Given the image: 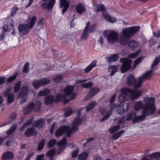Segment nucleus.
I'll return each instance as SVG.
<instances>
[{
    "label": "nucleus",
    "mask_w": 160,
    "mask_h": 160,
    "mask_svg": "<svg viewBox=\"0 0 160 160\" xmlns=\"http://www.w3.org/2000/svg\"><path fill=\"white\" fill-rule=\"evenodd\" d=\"M45 143V140L44 139H42L41 141L39 142L38 145V151H40L42 149L44 146Z\"/></svg>",
    "instance_id": "37998d69"
},
{
    "label": "nucleus",
    "mask_w": 160,
    "mask_h": 160,
    "mask_svg": "<svg viewBox=\"0 0 160 160\" xmlns=\"http://www.w3.org/2000/svg\"><path fill=\"white\" fill-rule=\"evenodd\" d=\"M14 23L13 20L11 19H6L4 22L2 28L5 32L9 31L13 28Z\"/></svg>",
    "instance_id": "ddd939ff"
},
{
    "label": "nucleus",
    "mask_w": 160,
    "mask_h": 160,
    "mask_svg": "<svg viewBox=\"0 0 160 160\" xmlns=\"http://www.w3.org/2000/svg\"><path fill=\"white\" fill-rule=\"evenodd\" d=\"M44 156V154H42L38 156L36 158V160H45L43 159Z\"/></svg>",
    "instance_id": "338daca9"
},
{
    "label": "nucleus",
    "mask_w": 160,
    "mask_h": 160,
    "mask_svg": "<svg viewBox=\"0 0 160 160\" xmlns=\"http://www.w3.org/2000/svg\"><path fill=\"white\" fill-rule=\"evenodd\" d=\"M36 131L33 128H30L27 130L25 132V135L27 137H30L37 135Z\"/></svg>",
    "instance_id": "f3484780"
},
{
    "label": "nucleus",
    "mask_w": 160,
    "mask_h": 160,
    "mask_svg": "<svg viewBox=\"0 0 160 160\" xmlns=\"http://www.w3.org/2000/svg\"><path fill=\"white\" fill-rule=\"evenodd\" d=\"M90 22L88 21L86 24L85 28L83 32L81 37V38L83 40H86L87 39L88 36V28L90 25Z\"/></svg>",
    "instance_id": "412c9836"
},
{
    "label": "nucleus",
    "mask_w": 160,
    "mask_h": 160,
    "mask_svg": "<svg viewBox=\"0 0 160 160\" xmlns=\"http://www.w3.org/2000/svg\"><path fill=\"white\" fill-rule=\"evenodd\" d=\"M155 98L153 97H145L143 100V102L141 101L136 102L134 105V108L136 111H138L142 108L143 110L145 108H148L153 112L156 111V108L154 104Z\"/></svg>",
    "instance_id": "20e7f679"
},
{
    "label": "nucleus",
    "mask_w": 160,
    "mask_h": 160,
    "mask_svg": "<svg viewBox=\"0 0 160 160\" xmlns=\"http://www.w3.org/2000/svg\"><path fill=\"white\" fill-rule=\"evenodd\" d=\"M93 160H103L102 158L98 155H94L93 157Z\"/></svg>",
    "instance_id": "bf43d9fd"
},
{
    "label": "nucleus",
    "mask_w": 160,
    "mask_h": 160,
    "mask_svg": "<svg viewBox=\"0 0 160 160\" xmlns=\"http://www.w3.org/2000/svg\"><path fill=\"white\" fill-rule=\"evenodd\" d=\"M56 150L55 148L52 149L49 151L47 153L46 155L51 157L50 158V160H53V156L56 154Z\"/></svg>",
    "instance_id": "7c9ffc66"
},
{
    "label": "nucleus",
    "mask_w": 160,
    "mask_h": 160,
    "mask_svg": "<svg viewBox=\"0 0 160 160\" xmlns=\"http://www.w3.org/2000/svg\"><path fill=\"white\" fill-rule=\"evenodd\" d=\"M21 81H19L14 87L13 89L14 92H17L19 90L21 87Z\"/></svg>",
    "instance_id": "58836bf2"
},
{
    "label": "nucleus",
    "mask_w": 160,
    "mask_h": 160,
    "mask_svg": "<svg viewBox=\"0 0 160 160\" xmlns=\"http://www.w3.org/2000/svg\"><path fill=\"white\" fill-rule=\"evenodd\" d=\"M97 13H98L101 11L103 12L105 10L104 6L102 4H99L96 5V8L95 9Z\"/></svg>",
    "instance_id": "473e14b6"
},
{
    "label": "nucleus",
    "mask_w": 160,
    "mask_h": 160,
    "mask_svg": "<svg viewBox=\"0 0 160 160\" xmlns=\"http://www.w3.org/2000/svg\"><path fill=\"white\" fill-rule=\"evenodd\" d=\"M55 122H54L52 125L50 130V132L51 134H52L54 132V130L55 128Z\"/></svg>",
    "instance_id": "0e129e2a"
},
{
    "label": "nucleus",
    "mask_w": 160,
    "mask_h": 160,
    "mask_svg": "<svg viewBox=\"0 0 160 160\" xmlns=\"http://www.w3.org/2000/svg\"><path fill=\"white\" fill-rule=\"evenodd\" d=\"M97 62L94 61L91 63L84 69V71L86 73H88L93 68L96 66Z\"/></svg>",
    "instance_id": "b1692460"
},
{
    "label": "nucleus",
    "mask_w": 160,
    "mask_h": 160,
    "mask_svg": "<svg viewBox=\"0 0 160 160\" xmlns=\"http://www.w3.org/2000/svg\"><path fill=\"white\" fill-rule=\"evenodd\" d=\"M110 109L108 110L105 115L100 120V122H102L106 121L111 116L112 113V111L116 107V105L113 103H112V105L110 104Z\"/></svg>",
    "instance_id": "dca6fc26"
},
{
    "label": "nucleus",
    "mask_w": 160,
    "mask_h": 160,
    "mask_svg": "<svg viewBox=\"0 0 160 160\" xmlns=\"http://www.w3.org/2000/svg\"><path fill=\"white\" fill-rule=\"evenodd\" d=\"M152 72V71L147 72L143 74L142 76L138 78L137 82L133 76L130 74L127 78V84L128 85H133L135 89H137L141 87L144 79L148 80L151 77Z\"/></svg>",
    "instance_id": "39448f33"
},
{
    "label": "nucleus",
    "mask_w": 160,
    "mask_h": 160,
    "mask_svg": "<svg viewBox=\"0 0 160 160\" xmlns=\"http://www.w3.org/2000/svg\"><path fill=\"white\" fill-rule=\"evenodd\" d=\"M11 89H7L4 93L3 96L7 98L8 103L10 104L12 103L14 101L15 98V95L13 93H10Z\"/></svg>",
    "instance_id": "2eb2a0df"
},
{
    "label": "nucleus",
    "mask_w": 160,
    "mask_h": 160,
    "mask_svg": "<svg viewBox=\"0 0 160 160\" xmlns=\"http://www.w3.org/2000/svg\"><path fill=\"white\" fill-rule=\"evenodd\" d=\"M4 31H3L0 35V40H4L5 37V34L4 32Z\"/></svg>",
    "instance_id": "774afa93"
},
{
    "label": "nucleus",
    "mask_w": 160,
    "mask_h": 160,
    "mask_svg": "<svg viewBox=\"0 0 160 160\" xmlns=\"http://www.w3.org/2000/svg\"><path fill=\"white\" fill-rule=\"evenodd\" d=\"M44 122V120H43L42 119H40L35 122V125L38 128L42 127L43 126Z\"/></svg>",
    "instance_id": "c9c22d12"
},
{
    "label": "nucleus",
    "mask_w": 160,
    "mask_h": 160,
    "mask_svg": "<svg viewBox=\"0 0 160 160\" xmlns=\"http://www.w3.org/2000/svg\"><path fill=\"white\" fill-rule=\"evenodd\" d=\"M144 58L143 57H140L138 58L135 61L134 64V66H137L138 64H139L141 61Z\"/></svg>",
    "instance_id": "5fc2aeb1"
},
{
    "label": "nucleus",
    "mask_w": 160,
    "mask_h": 160,
    "mask_svg": "<svg viewBox=\"0 0 160 160\" xmlns=\"http://www.w3.org/2000/svg\"><path fill=\"white\" fill-rule=\"evenodd\" d=\"M103 15L106 20L109 22L113 23L116 21V19L113 17H110L109 15L105 13H103Z\"/></svg>",
    "instance_id": "a878e982"
},
{
    "label": "nucleus",
    "mask_w": 160,
    "mask_h": 160,
    "mask_svg": "<svg viewBox=\"0 0 160 160\" xmlns=\"http://www.w3.org/2000/svg\"><path fill=\"white\" fill-rule=\"evenodd\" d=\"M108 110L105 107H101L99 109V112L102 115L104 114L106 112L107 113Z\"/></svg>",
    "instance_id": "3c124183"
},
{
    "label": "nucleus",
    "mask_w": 160,
    "mask_h": 160,
    "mask_svg": "<svg viewBox=\"0 0 160 160\" xmlns=\"http://www.w3.org/2000/svg\"><path fill=\"white\" fill-rule=\"evenodd\" d=\"M65 99V97L62 94H58L56 96V102H59L62 99Z\"/></svg>",
    "instance_id": "a18cd8bd"
},
{
    "label": "nucleus",
    "mask_w": 160,
    "mask_h": 160,
    "mask_svg": "<svg viewBox=\"0 0 160 160\" xmlns=\"http://www.w3.org/2000/svg\"><path fill=\"white\" fill-rule=\"evenodd\" d=\"M62 79V76L60 75H58L55 77L54 80L56 82H59Z\"/></svg>",
    "instance_id": "4d7b16f0"
},
{
    "label": "nucleus",
    "mask_w": 160,
    "mask_h": 160,
    "mask_svg": "<svg viewBox=\"0 0 160 160\" xmlns=\"http://www.w3.org/2000/svg\"><path fill=\"white\" fill-rule=\"evenodd\" d=\"M74 89L73 86L68 85L65 88L64 92L66 96H70L71 95L70 99H73L75 98L76 94L75 93H72V92Z\"/></svg>",
    "instance_id": "4468645a"
},
{
    "label": "nucleus",
    "mask_w": 160,
    "mask_h": 160,
    "mask_svg": "<svg viewBox=\"0 0 160 160\" xmlns=\"http://www.w3.org/2000/svg\"><path fill=\"white\" fill-rule=\"evenodd\" d=\"M104 34L107 38L108 42L110 44H113L118 40L119 41L120 38L118 39V34L115 31H106L104 32Z\"/></svg>",
    "instance_id": "6e6552de"
},
{
    "label": "nucleus",
    "mask_w": 160,
    "mask_h": 160,
    "mask_svg": "<svg viewBox=\"0 0 160 160\" xmlns=\"http://www.w3.org/2000/svg\"><path fill=\"white\" fill-rule=\"evenodd\" d=\"M13 158V154L11 151H8L5 152L2 155V159L4 160H10Z\"/></svg>",
    "instance_id": "6ab92c4d"
},
{
    "label": "nucleus",
    "mask_w": 160,
    "mask_h": 160,
    "mask_svg": "<svg viewBox=\"0 0 160 160\" xmlns=\"http://www.w3.org/2000/svg\"><path fill=\"white\" fill-rule=\"evenodd\" d=\"M141 91L133 90L130 88L122 89L121 94L118 97V99L121 102V105H119L117 108V113L122 114L125 111L121 105L122 102L127 100L128 98L132 100L137 98L141 95Z\"/></svg>",
    "instance_id": "f03ea898"
},
{
    "label": "nucleus",
    "mask_w": 160,
    "mask_h": 160,
    "mask_svg": "<svg viewBox=\"0 0 160 160\" xmlns=\"http://www.w3.org/2000/svg\"><path fill=\"white\" fill-rule=\"evenodd\" d=\"M36 20V17L34 16L31 19L26 20L25 24L20 25L18 27L19 32L23 35L27 34L30 29L34 25Z\"/></svg>",
    "instance_id": "423d86ee"
},
{
    "label": "nucleus",
    "mask_w": 160,
    "mask_h": 160,
    "mask_svg": "<svg viewBox=\"0 0 160 160\" xmlns=\"http://www.w3.org/2000/svg\"><path fill=\"white\" fill-rule=\"evenodd\" d=\"M79 151L78 148H77L75 150L72 152V157L73 158H76L79 152Z\"/></svg>",
    "instance_id": "603ef678"
},
{
    "label": "nucleus",
    "mask_w": 160,
    "mask_h": 160,
    "mask_svg": "<svg viewBox=\"0 0 160 160\" xmlns=\"http://www.w3.org/2000/svg\"><path fill=\"white\" fill-rule=\"evenodd\" d=\"M138 53L139 52L138 51L135 53H131V54H129L128 55V57L129 58H135L138 55Z\"/></svg>",
    "instance_id": "6e6d98bb"
},
{
    "label": "nucleus",
    "mask_w": 160,
    "mask_h": 160,
    "mask_svg": "<svg viewBox=\"0 0 160 160\" xmlns=\"http://www.w3.org/2000/svg\"><path fill=\"white\" fill-rule=\"evenodd\" d=\"M17 127V124H14L13 125L10 129L8 130L7 132V134L9 135L12 133L14 132Z\"/></svg>",
    "instance_id": "f704fd0d"
},
{
    "label": "nucleus",
    "mask_w": 160,
    "mask_h": 160,
    "mask_svg": "<svg viewBox=\"0 0 160 160\" xmlns=\"http://www.w3.org/2000/svg\"><path fill=\"white\" fill-rule=\"evenodd\" d=\"M122 108L125 111L128 110L129 107V104L127 102H124L123 103Z\"/></svg>",
    "instance_id": "09e8293b"
},
{
    "label": "nucleus",
    "mask_w": 160,
    "mask_h": 160,
    "mask_svg": "<svg viewBox=\"0 0 160 160\" xmlns=\"http://www.w3.org/2000/svg\"><path fill=\"white\" fill-rule=\"evenodd\" d=\"M82 86L84 88H88L91 87L92 86V82H89L82 84Z\"/></svg>",
    "instance_id": "c03bdc74"
},
{
    "label": "nucleus",
    "mask_w": 160,
    "mask_h": 160,
    "mask_svg": "<svg viewBox=\"0 0 160 160\" xmlns=\"http://www.w3.org/2000/svg\"><path fill=\"white\" fill-rule=\"evenodd\" d=\"M66 139L63 138L58 142L57 144V145L60 146L58 153H60V152H61L62 151H63L65 148L67 147V146H65V144H66Z\"/></svg>",
    "instance_id": "a211bd4d"
},
{
    "label": "nucleus",
    "mask_w": 160,
    "mask_h": 160,
    "mask_svg": "<svg viewBox=\"0 0 160 160\" xmlns=\"http://www.w3.org/2000/svg\"><path fill=\"white\" fill-rule=\"evenodd\" d=\"M29 67V63L28 62H26L25 64L24 68L23 69V72L24 73H27L28 71Z\"/></svg>",
    "instance_id": "8fccbe9b"
},
{
    "label": "nucleus",
    "mask_w": 160,
    "mask_h": 160,
    "mask_svg": "<svg viewBox=\"0 0 160 160\" xmlns=\"http://www.w3.org/2000/svg\"><path fill=\"white\" fill-rule=\"evenodd\" d=\"M72 112V110L71 109L69 108L68 110L65 113L64 115L65 117H67L70 116Z\"/></svg>",
    "instance_id": "864d4df0"
},
{
    "label": "nucleus",
    "mask_w": 160,
    "mask_h": 160,
    "mask_svg": "<svg viewBox=\"0 0 160 160\" xmlns=\"http://www.w3.org/2000/svg\"><path fill=\"white\" fill-rule=\"evenodd\" d=\"M119 57L117 54H114L108 58V60L110 62H115L118 59Z\"/></svg>",
    "instance_id": "2f4dec72"
},
{
    "label": "nucleus",
    "mask_w": 160,
    "mask_h": 160,
    "mask_svg": "<svg viewBox=\"0 0 160 160\" xmlns=\"http://www.w3.org/2000/svg\"><path fill=\"white\" fill-rule=\"evenodd\" d=\"M120 62L122 63L121 68L122 72L124 73L131 68L130 64L132 61L131 59L127 58H122L120 59Z\"/></svg>",
    "instance_id": "9d476101"
},
{
    "label": "nucleus",
    "mask_w": 160,
    "mask_h": 160,
    "mask_svg": "<svg viewBox=\"0 0 160 160\" xmlns=\"http://www.w3.org/2000/svg\"><path fill=\"white\" fill-rule=\"evenodd\" d=\"M120 128L119 125L115 126L114 127L110 128L109 132L111 134H113L115 132L118 130Z\"/></svg>",
    "instance_id": "ea45409f"
},
{
    "label": "nucleus",
    "mask_w": 160,
    "mask_h": 160,
    "mask_svg": "<svg viewBox=\"0 0 160 160\" xmlns=\"http://www.w3.org/2000/svg\"><path fill=\"white\" fill-rule=\"evenodd\" d=\"M136 116L135 113H130L126 115V120L129 121L132 119Z\"/></svg>",
    "instance_id": "a19ab883"
},
{
    "label": "nucleus",
    "mask_w": 160,
    "mask_h": 160,
    "mask_svg": "<svg viewBox=\"0 0 160 160\" xmlns=\"http://www.w3.org/2000/svg\"><path fill=\"white\" fill-rule=\"evenodd\" d=\"M41 103L40 102H37V109L36 110L37 111H39L41 108Z\"/></svg>",
    "instance_id": "69168bd1"
},
{
    "label": "nucleus",
    "mask_w": 160,
    "mask_h": 160,
    "mask_svg": "<svg viewBox=\"0 0 160 160\" xmlns=\"http://www.w3.org/2000/svg\"><path fill=\"white\" fill-rule=\"evenodd\" d=\"M82 123V119L78 118L75 119L72 127L69 129L68 126H62L59 128L55 132V135L57 137H60L62 134L67 133L68 137L72 132H75L78 129V126Z\"/></svg>",
    "instance_id": "7ed1b4c3"
},
{
    "label": "nucleus",
    "mask_w": 160,
    "mask_h": 160,
    "mask_svg": "<svg viewBox=\"0 0 160 160\" xmlns=\"http://www.w3.org/2000/svg\"><path fill=\"white\" fill-rule=\"evenodd\" d=\"M88 156V153L83 152L78 155V159L79 160H86Z\"/></svg>",
    "instance_id": "cd10ccee"
},
{
    "label": "nucleus",
    "mask_w": 160,
    "mask_h": 160,
    "mask_svg": "<svg viewBox=\"0 0 160 160\" xmlns=\"http://www.w3.org/2000/svg\"><path fill=\"white\" fill-rule=\"evenodd\" d=\"M6 78L4 77H0V85L3 84L5 82Z\"/></svg>",
    "instance_id": "e2e57ef3"
},
{
    "label": "nucleus",
    "mask_w": 160,
    "mask_h": 160,
    "mask_svg": "<svg viewBox=\"0 0 160 160\" xmlns=\"http://www.w3.org/2000/svg\"><path fill=\"white\" fill-rule=\"evenodd\" d=\"M99 91L98 88H93L89 92L88 95L91 97L98 93Z\"/></svg>",
    "instance_id": "c85d7f7f"
},
{
    "label": "nucleus",
    "mask_w": 160,
    "mask_h": 160,
    "mask_svg": "<svg viewBox=\"0 0 160 160\" xmlns=\"http://www.w3.org/2000/svg\"><path fill=\"white\" fill-rule=\"evenodd\" d=\"M140 29L139 26L125 28L120 36L119 42L122 45H125L128 43V46L132 48L137 47L138 45V43L135 41L132 40L128 43V39L130 38L133 35L137 33Z\"/></svg>",
    "instance_id": "f257e3e1"
},
{
    "label": "nucleus",
    "mask_w": 160,
    "mask_h": 160,
    "mask_svg": "<svg viewBox=\"0 0 160 160\" xmlns=\"http://www.w3.org/2000/svg\"><path fill=\"white\" fill-rule=\"evenodd\" d=\"M32 119H30L27 120L26 122L24 123L23 124L27 127L28 126L30 125L32 122Z\"/></svg>",
    "instance_id": "680f3d73"
},
{
    "label": "nucleus",
    "mask_w": 160,
    "mask_h": 160,
    "mask_svg": "<svg viewBox=\"0 0 160 160\" xmlns=\"http://www.w3.org/2000/svg\"><path fill=\"white\" fill-rule=\"evenodd\" d=\"M16 114L15 113H13L11 117L8 119V121L7 122L1 124L0 125V127L4 126L11 123L16 118Z\"/></svg>",
    "instance_id": "5701e85b"
},
{
    "label": "nucleus",
    "mask_w": 160,
    "mask_h": 160,
    "mask_svg": "<svg viewBox=\"0 0 160 160\" xmlns=\"http://www.w3.org/2000/svg\"><path fill=\"white\" fill-rule=\"evenodd\" d=\"M50 82L49 79L47 78H43L39 80H36L32 83V85L34 88L38 89L41 86L45 85Z\"/></svg>",
    "instance_id": "f8f14e48"
},
{
    "label": "nucleus",
    "mask_w": 160,
    "mask_h": 160,
    "mask_svg": "<svg viewBox=\"0 0 160 160\" xmlns=\"http://www.w3.org/2000/svg\"><path fill=\"white\" fill-rule=\"evenodd\" d=\"M29 90L27 85H25L22 87L17 98L18 99H21L20 102L21 104H23L26 101L27 95L28 93Z\"/></svg>",
    "instance_id": "1a4fd4ad"
},
{
    "label": "nucleus",
    "mask_w": 160,
    "mask_h": 160,
    "mask_svg": "<svg viewBox=\"0 0 160 160\" xmlns=\"http://www.w3.org/2000/svg\"><path fill=\"white\" fill-rule=\"evenodd\" d=\"M50 92V90L49 89H46L44 90L41 91L39 92L38 96H46Z\"/></svg>",
    "instance_id": "4c0bfd02"
},
{
    "label": "nucleus",
    "mask_w": 160,
    "mask_h": 160,
    "mask_svg": "<svg viewBox=\"0 0 160 160\" xmlns=\"http://www.w3.org/2000/svg\"><path fill=\"white\" fill-rule=\"evenodd\" d=\"M125 116H123L122 118H121L119 120L118 123V124H121V123H123L124 124L125 123Z\"/></svg>",
    "instance_id": "052dcab7"
},
{
    "label": "nucleus",
    "mask_w": 160,
    "mask_h": 160,
    "mask_svg": "<svg viewBox=\"0 0 160 160\" xmlns=\"http://www.w3.org/2000/svg\"><path fill=\"white\" fill-rule=\"evenodd\" d=\"M118 68L116 66H112L108 68L109 72H111L110 76H113L117 71Z\"/></svg>",
    "instance_id": "c756f323"
},
{
    "label": "nucleus",
    "mask_w": 160,
    "mask_h": 160,
    "mask_svg": "<svg viewBox=\"0 0 160 160\" xmlns=\"http://www.w3.org/2000/svg\"><path fill=\"white\" fill-rule=\"evenodd\" d=\"M86 7L83 6L81 3L78 4L76 7L77 12L79 14H82L86 11Z\"/></svg>",
    "instance_id": "4be33fe9"
},
{
    "label": "nucleus",
    "mask_w": 160,
    "mask_h": 160,
    "mask_svg": "<svg viewBox=\"0 0 160 160\" xmlns=\"http://www.w3.org/2000/svg\"><path fill=\"white\" fill-rule=\"evenodd\" d=\"M35 105L33 102H32L24 109L25 114H28L30 113L35 108Z\"/></svg>",
    "instance_id": "aec40b11"
},
{
    "label": "nucleus",
    "mask_w": 160,
    "mask_h": 160,
    "mask_svg": "<svg viewBox=\"0 0 160 160\" xmlns=\"http://www.w3.org/2000/svg\"><path fill=\"white\" fill-rule=\"evenodd\" d=\"M97 105V102L95 101L91 102L87 106L85 107L87 112H89L91 109L93 108Z\"/></svg>",
    "instance_id": "bb28decb"
},
{
    "label": "nucleus",
    "mask_w": 160,
    "mask_h": 160,
    "mask_svg": "<svg viewBox=\"0 0 160 160\" xmlns=\"http://www.w3.org/2000/svg\"><path fill=\"white\" fill-rule=\"evenodd\" d=\"M54 97L52 95L47 96L45 99V102L47 105L51 104L53 101Z\"/></svg>",
    "instance_id": "393cba45"
},
{
    "label": "nucleus",
    "mask_w": 160,
    "mask_h": 160,
    "mask_svg": "<svg viewBox=\"0 0 160 160\" xmlns=\"http://www.w3.org/2000/svg\"><path fill=\"white\" fill-rule=\"evenodd\" d=\"M160 62V56H158L155 58L153 64L151 66V68H153Z\"/></svg>",
    "instance_id": "e433bc0d"
},
{
    "label": "nucleus",
    "mask_w": 160,
    "mask_h": 160,
    "mask_svg": "<svg viewBox=\"0 0 160 160\" xmlns=\"http://www.w3.org/2000/svg\"><path fill=\"white\" fill-rule=\"evenodd\" d=\"M17 76V74H15L13 75L8 78L7 80V82H10L12 81L15 79L16 78Z\"/></svg>",
    "instance_id": "de8ad7c7"
},
{
    "label": "nucleus",
    "mask_w": 160,
    "mask_h": 160,
    "mask_svg": "<svg viewBox=\"0 0 160 160\" xmlns=\"http://www.w3.org/2000/svg\"><path fill=\"white\" fill-rule=\"evenodd\" d=\"M154 113L151 111V110H150L148 108L146 107L143 110H142L141 112L142 115L135 117L133 121L134 123H139L144 121L146 117H148L150 115H152Z\"/></svg>",
    "instance_id": "0eeeda50"
},
{
    "label": "nucleus",
    "mask_w": 160,
    "mask_h": 160,
    "mask_svg": "<svg viewBox=\"0 0 160 160\" xmlns=\"http://www.w3.org/2000/svg\"><path fill=\"white\" fill-rule=\"evenodd\" d=\"M148 156L151 158H156L158 160L160 159V153L156 152L148 155Z\"/></svg>",
    "instance_id": "72a5a7b5"
},
{
    "label": "nucleus",
    "mask_w": 160,
    "mask_h": 160,
    "mask_svg": "<svg viewBox=\"0 0 160 160\" xmlns=\"http://www.w3.org/2000/svg\"><path fill=\"white\" fill-rule=\"evenodd\" d=\"M124 131H120L114 134L113 137V140H116L121 136V134L124 132Z\"/></svg>",
    "instance_id": "79ce46f5"
},
{
    "label": "nucleus",
    "mask_w": 160,
    "mask_h": 160,
    "mask_svg": "<svg viewBox=\"0 0 160 160\" xmlns=\"http://www.w3.org/2000/svg\"><path fill=\"white\" fill-rule=\"evenodd\" d=\"M43 2L41 4V8L42 9H47L48 10L52 9L54 5L55 0H42Z\"/></svg>",
    "instance_id": "9b49d317"
},
{
    "label": "nucleus",
    "mask_w": 160,
    "mask_h": 160,
    "mask_svg": "<svg viewBox=\"0 0 160 160\" xmlns=\"http://www.w3.org/2000/svg\"><path fill=\"white\" fill-rule=\"evenodd\" d=\"M18 8L17 7H13L11 10V16H12L13 14L18 11Z\"/></svg>",
    "instance_id": "13d9d810"
},
{
    "label": "nucleus",
    "mask_w": 160,
    "mask_h": 160,
    "mask_svg": "<svg viewBox=\"0 0 160 160\" xmlns=\"http://www.w3.org/2000/svg\"><path fill=\"white\" fill-rule=\"evenodd\" d=\"M56 140L54 139H52L50 140L48 142V147L50 148L53 147L56 144Z\"/></svg>",
    "instance_id": "49530a36"
}]
</instances>
